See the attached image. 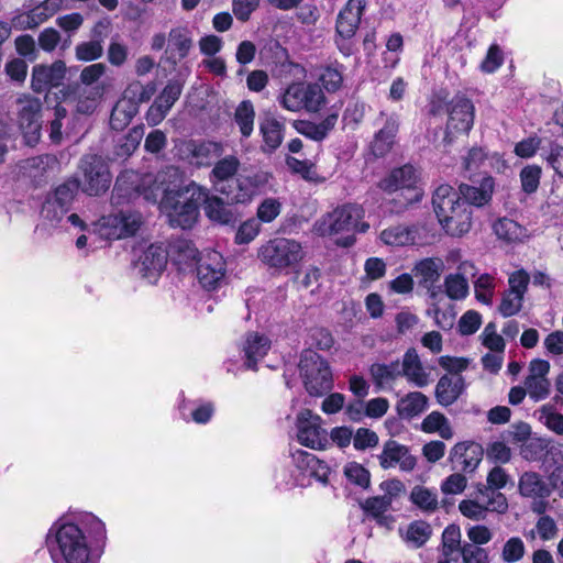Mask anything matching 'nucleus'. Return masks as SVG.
<instances>
[{"label": "nucleus", "instance_id": "nucleus-1", "mask_svg": "<svg viewBox=\"0 0 563 563\" xmlns=\"http://www.w3.org/2000/svg\"><path fill=\"white\" fill-rule=\"evenodd\" d=\"M432 206L443 230L451 236H462L472 228V208L461 200L450 185H440L433 192Z\"/></svg>", "mask_w": 563, "mask_h": 563}, {"label": "nucleus", "instance_id": "nucleus-2", "mask_svg": "<svg viewBox=\"0 0 563 563\" xmlns=\"http://www.w3.org/2000/svg\"><path fill=\"white\" fill-rule=\"evenodd\" d=\"M49 529L47 545L55 563H95L81 529L74 523H66Z\"/></svg>", "mask_w": 563, "mask_h": 563}, {"label": "nucleus", "instance_id": "nucleus-3", "mask_svg": "<svg viewBox=\"0 0 563 563\" xmlns=\"http://www.w3.org/2000/svg\"><path fill=\"white\" fill-rule=\"evenodd\" d=\"M298 368L310 396L321 397L332 389L333 378L330 366L317 352L310 349L302 351Z\"/></svg>", "mask_w": 563, "mask_h": 563}, {"label": "nucleus", "instance_id": "nucleus-4", "mask_svg": "<svg viewBox=\"0 0 563 563\" xmlns=\"http://www.w3.org/2000/svg\"><path fill=\"white\" fill-rule=\"evenodd\" d=\"M279 104L291 112H319L325 104L327 98L317 82H292L278 97Z\"/></svg>", "mask_w": 563, "mask_h": 563}, {"label": "nucleus", "instance_id": "nucleus-5", "mask_svg": "<svg viewBox=\"0 0 563 563\" xmlns=\"http://www.w3.org/2000/svg\"><path fill=\"white\" fill-rule=\"evenodd\" d=\"M362 217L363 210L361 207L356 205H344L319 219L314 223L313 230L321 236L351 232L354 230L365 232L368 229L367 223H361V227L358 228Z\"/></svg>", "mask_w": 563, "mask_h": 563}, {"label": "nucleus", "instance_id": "nucleus-6", "mask_svg": "<svg viewBox=\"0 0 563 563\" xmlns=\"http://www.w3.org/2000/svg\"><path fill=\"white\" fill-rule=\"evenodd\" d=\"M258 258L269 268L282 271L297 265L303 258V251L295 240L276 238L260 247Z\"/></svg>", "mask_w": 563, "mask_h": 563}, {"label": "nucleus", "instance_id": "nucleus-7", "mask_svg": "<svg viewBox=\"0 0 563 563\" xmlns=\"http://www.w3.org/2000/svg\"><path fill=\"white\" fill-rule=\"evenodd\" d=\"M16 121L27 145H35L41 137L42 107L40 98L21 93L16 100Z\"/></svg>", "mask_w": 563, "mask_h": 563}, {"label": "nucleus", "instance_id": "nucleus-8", "mask_svg": "<svg viewBox=\"0 0 563 563\" xmlns=\"http://www.w3.org/2000/svg\"><path fill=\"white\" fill-rule=\"evenodd\" d=\"M84 178L81 190L89 196H99L106 192L111 184V174L104 159L98 155H86L80 161Z\"/></svg>", "mask_w": 563, "mask_h": 563}, {"label": "nucleus", "instance_id": "nucleus-9", "mask_svg": "<svg viewBox=\"0 0 563 563\" xmlns=\"http://www.w3.org/2000/svg\"><path fill=\"white\" fill-rule=\"evenodd\" d=\"M142 224V214L131 210L103 216L97 223L100 235L108 240L132 236L140 230Z\"/></svg>", "mask_w": 563, "mask_h": 563}, {"label": "nucleus", "instance_id": "nucleus-10", "mask_svg": "<svg viewBox=\"0 0 563 563\" xmlns=\"http://www.w3.org/2000/svg\"><path fill=\"white\" fill-rule=\"evenodd\" d=\"M449 119L445 129V140L451 142L454 133H468L474 124L475 107L464 95H455L448 104Z\"/></svg>", "mask_w": 563, "mask_h": 563}, {"label": "nucleus", "instance_id": "nucleus-11", "mask_svg": "<svg viewBox=\"0 0 563 563\" xmlns=\"http://www.w3.org/2000/svg\"><path fill=\"white\" fill-rule=\"evenodd\" d=\"M297 439L301 445L312 450H322L328 443V433L321 428V418L311 410H301L296 420Z\"/></svg>", "mask_w": 563, "mask_h": 563}, {"label": "nucleus", "instance_id": "nucleus-12", "mask_svg": "<svg viewBox=\"0 0 563 563\" xmlns=\"http://www.w3.org/2000/svg\"><path fill=\"white\" fill-rule=\"evenodd\" d=\"M168 261V252L162 244H151L139 256L135 263L137 274L148 284H155Z\"/></svg>", "mask_w": 563, "mask_h": 563}, {"label": "nucleus", "instance_id": "nucleus-13", "mask_svg": "<svg viewBox=\"0 0 563 563\" xmlns=\"http://www.w3.org/2000/svg\"><path fill=\"white\" fill-rule=\"evenodd\" d=\"M184 89V81L173 78L167 81L163 90L155 98L146 112V121L151 126L159 124L168 114Z\"/></svg>", "mask_w": 563, "mask_h": 563}, {"label": "nucleus", "instance_id": "nucleus-14", "mask_svg": "<svg viewBox=\"0 0 563 563\" xmlns=\"http://www.w3.org/2000/svg\"><path fill=\"white\" fill-rule=\"evenodd\" d=\"M212 165L213 167L209 174V180L218 192L229 198V194H232L229 183L235 181L238 178L241 162L238 156L231 154L220 156Z\"/></svg>", "mask_w": 563, "mask_h": 563}, {"label": "nucleus", "instance_id": "nucleus-15", "mask_svg": "<svg viewBox=\"0 0 563 563\" xmlns=\"http://www.w3.org/2000/svg\"><path fill=\"white\" fill-rule=\"evenodd\" d=\"M66 75V64L58 59L51 65L37 64L31 74V89L42 93L52 87H58Z\"/></svg>", "mask_w": 563, "mask_h": 563}, {"label": "nucleus", "instance_id": "nucleus-16", "mask_svg": "<svg viewBox=\"0 0 563 563\" xmlns=\"http://www.w3.org/2000/svg\"><path fill=\"white\" fill-rule=\"evenodd\" d=\"M269 174L266 172H256L249 175H240L235 179V189L229 194L228 200L231 203H246L268 184Z\"/></svg>", "mask_w": 563, "mask_h": 563}, {"label": "nucleus", "instance_id": "nucleus-17", "mask_svg": "<svg viewBox=\"0 0 563 563\" xmlns=\"http://www.w3.org/2000/svg\"><path fill=\"white\" fill-rule=\"evenodd\" d=\"M483 457V448L473 441H464L456 443L451 452L449 460L453 470L466 473L474 472L479 465Z\"/></svg>", "mask_w": 563, "mask_h": 563}, {"label": "nucleus", "instance_id": "nucleus-18", "mask_svg": "<svg viewBox=\"0 0 563 563\" xmlns=\"http://www.w3.org/2000/svg\"><path fill=\"white\" fill-rule=\"evenodd\" d=\"M271 339L260 332H247L241 342V352L244 357V366L256 371L257 363L263 360L271 350Z\"/></svg>", "mask_w": 563, "mask_h": 563}, {"label": "nucleus", "instance_id": "nucleus-19", "mask_svg": "<svg viewBox=\"0 0 563 563\" xmlns=\"http://www.w3.org/2000/svg\"><path fill=\"white\" fill-rule=\"evenodd\" d=\"M382 122L384 124L376 132L374 141L372 142L373 154L377 157H382L390 151L398 132L399 117L396 113L386 114L382 111L376 119V124Z\"/></svg>", "mask_w": 563, "mask_h": 563}, {"label": "nucleus", "instance_id": "nucleus-20", "mask_svg": "<svg viewBox=\"0 0 563 563\" xmlns=\"http://www.w3.org/2000/svg\"><path fill=\"white\" fill-rule=\"evenodd\" d=\"M378 460L384 470L398 464L401 471L409 472L416 466V459L409 453L408 448L395 440L385 442Z\"/></svg>", "mask_w": 563, "mask_h": 563}, {"label": "nucleus", "instance_id": "nucleus-21", "mask_svg": "<svg viewBox=\"0 0 563 563\" xmlns=\"http://www.w3.org/2000/svg\"><path fill=\"white\" fill-rule=\"evenodd\" d=\"M364 8L365 0H349L339 12L335 29L340 38L350 40L355 35Z\"/></svg>", "mask_w": 563, "mask_h": 563}, {"label": "nucleus", "instance_id": "nucleus-22", "mask_svg": "<svg viewBox=\"0 0 563 563\" xmlns=\"http://www.w3.org/2000/svg\"><path fill=\"white\" fill-rule=\"evenodd\" d=\"M186 148L189 163L198 168L211 166L224 151L221 143L213 141H190Z\"/></svg>", "mask_w": 563, "mask_h": 563}, {"label": "nucleus", "instance_id": "nucleus-23", "mask_svg": "<svg viewBox=\"0 0 563 563\" xmlns=\"http://www.w3.org/2000/svg\"><path fill=\"white\" fill-rule=\"evenodd\" d=\"M224 262L220 253L211 252L197 267V277L203 288L214 289L224 277Z\"/></svg>", "mask_w": 563, "mask_h": 563}, {"label": "nucleus", "instance_id": "nucleus-24", "mask_svg": "<svg viewBox=\"0 0 563 563\" xmlns=\"http://www.w3.org/2000/svg\"><path fill=\"white\" fill-rule=\"evenodd\" d=\"M494 179L490 176H485L481 179L478 185L474 181L472 185L461 184L459 186V196L461 200L468 207H483L487 205L494 191Z\"/></svg>", "mask_w": 563, "mask_h": 563}, {"label": "nucleus", "instance_id": "nucleus-25", "mask_svg": "<svg viewBox=\"0 0 563 563\" xmlns=\"http://www.w3.org/2000/svg\"><path fill=\"white\" fill-rule=\"evenodd\" d=\"M400 376L406 377L408 383L422 388L430 383V373L426 371L415 349H408L400 363Z\"/></svg>", "mask_w": 563, "mask_h": 563}, {"label": "nucleus", "instance_id": "nucleus-26", "mask_svg": "<svg viewBox=\"0 0 563 563\" xmlns=\"http://www.w3.org/2000/svg\"><path fill=\"white\" fill-rule=\"evenodd\" d=\"M192 47V35L189 29L184 26L174 27L168 34V44L165 51L167 60L176 65L188 56Z\"/></svg>", "mask_w": 563, "mask_h": 563}, {"label": "nucleus", "instance_id": "nucleus-27", "mask_svg": "<svg viewBox=\"0 0 563 563\" xmlns=\"http://www.w3.org/2000/svg\"><path fill=\"white\" fill-rule=\"evenodd\" d=\"M554 486L537 472H525L518 481L519 494L525 498H549Z\"/></svg>", "mask_w": 563, "mask_h": 563}, {"label": "nucleus", "instance_id": "nucleus-28", "mask_svg": "<svg viewBox=\"0 0 563 563\" xmlns=\"http://www.w3.org/2000/svg\"><path fill=\"white\" fill-rule=\"evenodd\" d=\"M104 90V85L77 86L73 97L76 112L86 115L93 113L100 104Z\"/></svg>", "mask_w": 563, "mask_h": 563}, {"label": "nucleus", "instance_id": "nucleus-29", "mask_svg": "<svg viewBox=\"0 0 563 563\" xmlns=\"http://www.w3.org/2000/svg\"><path fill=\"white\" fill-rule=\"evenodd\" d=\"M464 388L465 383L461 375L445 374L437 383L435 399L443 407L451 406L460 398Z\"/></svg>", "mask_w": 563, "mask_h": 563}, {"label": "nucleus", "instance_id": "nucleus-30", "mask_svg": "<svg viewBox=\"0 0 563 563\" xmlns=\"http://www.w3.org/2000/svg\"><path fill=\"white\" fill-rule=\"evenodd\" d=\"M417 170L411 165H404L395 168L387 177L378 183V187L388 194L399 192L413 185H417Z\"/></svg>", "mask_w": 563, "mask_h": 563}, {"label": "nucleus", "instance_id": "nucleus-31", "mask_svg": "<svg viewBox=\"0 0 563 563\" xmlns=\"http://www.w3.org/2000/svg\"><path fill=\"white\" fill-rule=\"evenodd\" d=\"M338 118V113L333 112L328 114L319 123H314L309 120H295L292 122V126L299 134L312 141L321 142L334 129Z\"/></svg>", "mask_w": 563, "mask_h": 563}, {"label": "nucleus", "instance_id": "nucleus-32", "mask_svg": "<svg viewBox=\"0 0 563 563\" xmlns=\"http://www.w3.org/2000/svg\"><path fill=\"white\" fill-rule=\"evenodd\" d=\"M168 257L179 266V269L192 267L198 260L199 252L194 243L186 239H175L169 243Z\"/></svg>", "mask_w": 563, "mask_h": 563}, {"label": "nucleus", "instance_id": "nucleus-33", "mask_svg": "<svg viewBox=\"0 0 563 563\" xmlns=\"http://www.w3.org/2000/svg\"><path fill=\"white\" fill-rule=\"evenodd\" d=\"M207 217L214 222L225 225H234L239 221V214L231 203H225L220 197L211 196L205 206Z\"/></svg>", "mask_w": 563, "mask_h": 563}, {"label": "nucleus", "instance_id": "nucleus-34", "mask_svg": "<svg viewBox=\"0 0 563 563\" xmlns=\"http://www.w3.org/2000/svg\"><path fill=\"white\" fill-rule=\"evenodd\" d=\"M367 517H371L380 527L390 528L395 519L386 512L390 509L389 501L382 496L368 497L360 504Z\"/></svg>", "mask_w": 563, "mask_h": 563}, {"label": "nucleus", "instance_id": "nucleus-35", "mask_svg": "<svg viewBox=\"0 0 563 563\" xmlns=\"http://www.w3.org/2000/svg\"><path fill=\"white\" fill-rule=\"evenodd\" d=\"M155 183L165 195H180L185 185L184 173L179 167L166 166L157 173Z\"/></svg>", "mask_w": 563, "mask_h": 563}, {"label": "nucleus", "instance_id": "nucleus-36", "mask_svg": "<svg viewBox=\"0 0 563 563\" xmlns=\"http://www.w3.org/2000/svg\"><path fill=\"white\" fill-rule=\"evenodd\" d=\"M106 25L99 22L93 27V38L88 42L77 44L75 48L76 58L82 62H92L100 58L103 54L101 29Z\"/></svg>", "mask_w": 563, "mask_h": 563}, {"label": "nucleus", "instance_id": "nucleus-37", "mask_svg": "<svg viewBox=\"0 0 563 563\" xmlns=\"http://www.w3.org/2000/svg\"><path fill=\"white\" fill-rule=\"evenodd\" d=\"M199 216V209L194 202L177 201L169 213V223L172 227L181 229L191 228Z\"/></svg>", "mask_w": 563, "mask_h": 563}, {"label": "nucleus", "instance_id": "nucleus-38", "mask_svg": "<svg viewBox=\"0 0 563 563\" xmlns=\"http://www.w3.org/2000/svg\"><path fill=\"white\" fill-rule=\"evenodd\" d=\"M402 540L413 549L422 548L432 536V527L423 520L410 522L405 532L399 530Z\"/></svg>", "mask_w": 563, "mask_h": 563}, {"label": "nucleus", "instance_id": "nucleus-39", "mask_svg": "<svg viewBox=\"0 0 563 563\" xmlns=\"http://www.w3.org/2000/svg\"><path fill=\"white\" fill-rule=\"evenodd\" d=\"M428 407V397L420 391H411L397 404V411L401 418L411 419L421 415Z\"/></svg>", "mask_w": 563, "mask_h": 563}, {"label": "nucleus", "instance_id": "nucleus-40", "mask_svg": "<svg viewBox=\"0 0 563 563\" xmlns=\"http://www.w3.org/2000/svg\"><path fill=\"white\" fill-rule=\"evenodd\" d=\"M369 375L378 388H385L400 377V362L389 364L374 363L369 367Z\"/></svg>", "mask_w": 563, "mask_h": 563}, {"label": "nucleus", "instance_id": "nucleus-41", "mask_svg": "<svg viewBox=\"0 0 563 563\" xmlns=\"http://www.w3.org/2000/svg\"><path fill=\"white\" fill-rule=\"evenodd\" d=\"M417 238V228L395 225L385 229L380 233V240L388 245L402 246L415 244Z\"/></svg>", "mask_w": 563, "mask_h": 563}, {"label": "nucleus", "instance_id": "nucleus-42", "mask_svg": "<svg viewBox=\"0 0 563 563\" xmlns=\"http://www.w3.org/2000/svg\"><path fill=\"white\" fill-rule=\"evenodd\" d=\"M139 112L137 107L128 99L121 98L114 104L110 115V126L115 131L125 129L135 114Z\"/></svg>", "mask_w": 563, "mask_h": 563}, {"label": "nucleus", "instance_id": "nucleus-43", "mask_svg": "<svg viewBox=\"0 0 563 563\" xmlns=\"http://www.w3.org/2000/svg\"><path fill=\"white\" fill-rule=\"evenodd\" d=\"M443 263L441 260L424 258L416 264L413 272L419 283L430 288L440 278Z\"/></svg>", "mask_w": 563, "mask_h": 563}, {"label": "nucleus", "instance_id": "nucleus-44", "mask_svg": "<svg viewBox=\"0 0 563 563\" xmlns=\"http://www.w3.org/2000/svg\"><path fill=\"white\" fill-rule=\"evenodd\" d=\"M493 228L497 238L508 243L521 242L526 238V229L508 218L499 219Z\"/></svg>", "mask_w": 563, "mask_h": 563}, {"label": "nucleus", "instance_id": "nucleus-45", "mask_svg": "<svg viewBox=\"0 0 563 563\" xmlns=\"http://www.w3.org/2000/svg\"><path fill=\"white\" fill-rule=\"evenodd\" d=\"M143 137L142 128H133L129 133L120 137L113 148L114 159H125L137 148Z\"/></svg>", "mask_w": 563, "mask_h": 563}, {"label": "nucleus", "instance_id": "nucleus-46", "mask_svg": "<svg viewBox=\"0 0 563 563\" xmlns=\"http://www.w3.org/2000/svg\"><path fill=\"white\" fill-rule=\"evenodd\" d=\"M156 91V85L153 81L143 85L141 81L135 80L129 84L125 88L122 98L128 99L135 107L143 102H147L154 96Z\"/></svg>", "mask_w": 563, "mask_h": 563}, {"label": "nucleus", "instance_id": "nucleus-47", "mask_svg": "<svg viewBox=\"0 0 563 563\" xmlns=\"http://www.w3.org/2000/svg\"><path fill=\"white\" fill-rule=\"evenodd\" d=\"M283 128L284 125L274 118H267L261 123L260 131L269 152L275 151L280 145Z\"/></svg>", "mask_w": 563, "mask_h": 563}, {"label": "nucleus", "instance_id": "nucleus-48", "mask_svg": "<svg viewBox=\"0 0 563 563\" xmlns=\"http://www.w3.org/2000/svg\"><path fill=\"white\" fill-rule=\"evenodd\" d=\"M255 110L250 100L242 101L234 113V121L238 124L243 137H249L254 128Z\"/></svg>", "mask_w": 563, "mask_h": 563}, {"label": "nucleus", "instance_id": "nucleus-49", "mask_svg": "<svg viewBox=\"0 0 563 563\" xmlns=\"http://www.w3.org/2000/svg\"><path fill=\"white\" fill-rule=\"evenodd\" d=\"M478 496L487 512L505 514L508 510L507 498L498 490L479 487Z\"/></svg>", "mask_w": 563, "mask_h": 563}, {"label": "nucleus", "instance_id": "nucleus-50", "mask_svg": "<svg viewBox=\"0 0 563 563\" xmlns=\"http://www.w3.org/2000/svg\"><path fill=\"white\" fill-rule=\"evenodd\" d=\"M410 500L424 512H434L439 505L437 494L423 486L412 488Z\"/></svg>", "mask_w": 563, "mask_h": 563}, {"label": "nucleus", "instance_id": "nucleus-51", "mask_svg": "<svg viewBox=\"0 0 563 563\" xmlns=\"http://www.w3.org/2000/svg\"><path fill=\"white\" fill-rule=\"evenodd\" d=\"M462 547L460 528L454 525L448 526L442 533L441 558L454 559L453 553L461 552Z\"/></svg>", "mask_w": 563, "mask_h": 563}, {"label": "nucleus", "instance_id": "nucleus-52", "mask_svg": "<svg viewBox=\"0 0 563 563\" xmlns=\"http://www.w3.org/2000/svg\"><path fill=\"white\" fill-rule=\"evenodd\" d=\"M343 66L335 64L327 66L319 76L324 89L329 92L339 90L343 82Z\"/></svg>", "mask_w": 563, "mask_h": 563}, {"label": "nucleus", "instance_id": "nucleus-53", "mask_svg": "<svg viewBox=\"0 0 563 563\" xmlns=\"http://www.w3.org/2000/svg\"><path fill=\"white\" fill-rule=\"evenodd\" d=\"M79 186L80 183L77 179H68L64 184L59 185L48 199L70 208Z\"/></svg>", "mask_w": 563, "mask_h": 563}, {"label": "nucleus", "instance_id": "nucleus-54", "mask_svg": "<svg viewBox=\"0 0 563 563\" xmlns=\"http://www.w3.org/2000/svg\"><path fill=\"white\" fill-rule=\"evenodd\" d=\"M526 554V545L521 538H509L501 550V559L505 563H516L520 561Z\"/></svg>", "mask_w": 563, "mask_h": 563}, {"label": "nucleus", "instance_id": "nucleus-55", "mask_svg": "<svg viewBox=\"0 0 563 563\" xmlns=\"http://www.w3.org/2000/svg\"><path fill=\"white\" fill-rule=\"evenodd\" d=\"M184 194L189 195L188 198L185 199L187 202H194L196 207L199 209L200 205H208V200L211 198L209 195V190L194 180H189L184 185L183 190L180 191L179 197Z\"/></svg>", "mask_w": 563, "mask_h": 563}, {"label": "nucleus", "instance_id": "nucleus-56", "mask_svg": "<svg viewBox=\"0 0 563 563\" xmlns=\"http://www.w3.org/2000/svg\"><path fill=\"white\" fill-rule=\"evenodd\" d=\"M476 299L485 305H490L493 300L495 283L494 278L488 274H482L474 282Z\"/></svg>", "mask_w": 563, "mask_h": 563}, {"label": "nucleus", "instance_id": "nucleus-57", "mask_svg": "<svg viewBox=\"0 0 563 563\" xmlns=\"http://www.w3.org/2000/svg\"><path fill=\"white\" fill-rule=\"evenodd\" d=\"M528 395L536 401L545 399L550 394V382L548 378L528 376L525 380Z\"/></svg>", "mask_w": 563, "mask_h": 563}, {"label": "nucleus", "instance_id": "nucleus-58", "mask_svg": "<svg viewBox=\"0 0 563 563\" xmlns=\"http://www.w3.org/2000/svg\"><path fill=\"white\" fill-rule=\"evenodd\" d=\"M445 292L451 299H463L468 292L467 280L460 274H452L445 278Z\"/></svg>", "mask_w": 563, "mask_h": 563}, {"label": "nucleus", "instance_id": "nucleus-59", "mask_svg": "<svg viewBox=\"0 0 563 563\" xmlns=\"http://www.w3.org/2000/svg\"><path fill=\"white\" fill-rule=\"evenodd\" d=\"M541 168L538 165H528L520 172L522 190L526 194H533L540 185Z\"/></svg>", "mask_w": 563, "mask_h": 563}, {"label": "nucleus", "instance_id": "nucleus-60", "mask_svg": "<svg viewBox=\"0 0 563 563\" xmlns=\"http://www.w3.org/2000/svg\"><path fill=\"white\" fill-rule=\"evenodd\" d=\"M395 194L397 195V197L394 198L393 201L396 203V207L394 209L396 212L402 211L409 205L419 202L423 196L422 189L417 185H413L407 189H404Z\"/></svg>", "mask_w": 563, "mask_h": 563}, {"label": "nucleus", "instance_id": "nucleus-61", "mask_svg": "<svg viewBox=\"0 0 563 563\" xmlns=\"http://www.w3.org/2000/svg\"><path fill=\"white\" fill-rule=\"evenodd\" d=\"M539 420L556 434H563V415L555 411L552 407L543 406L539 410Z\"/></svg>", "mask_w": 563, "mask_h": 563}, {"label": "nucleus", "instance_id": "nucleus-62", "mask_svg": "<svg viewBox=\"0 0 563 563\" xmlns=\"http://www.w3.org/2000/svg\"><path fill=\"white\" fill-rule=\"evenodd\" d=\"M14 46L16 53L26 60L34 62L38 56L35 40L30 34H22L15 37Z\"/></svg>", "mask_w": 563, "mask_h": 563}, {"label": "nucleus", "instance_id": "nucleus-63", "mask_svg": "<svg viewBox=\"0 0 563 563\" xmlns=\"http://www.w3.org/2000/svg\"><path fill=\"white\" fill-rule=\"evenodd\" d=\"M346 478L362 488H367L371 483L369 472L356 462H351L344 467Z\"/></svg>", "mask_w": 563, "mask_h": 563}, {"label": "nucleus", "instance_id": "nucleus-64", "mask_svg": "<svg viewBox=\"0 0 563 563\" xmlns=\"http://www.w3.org/2000/svg\"><path fill=\"white\" fill-rule=\"evenodd\" d=\"M523 297L515 294L514 291H505L503 294L501 302L498 311L505 318L517 314L522 308Z\"/></svg>", "mask_w": 563, "mask_h": 563}]
</instances>
